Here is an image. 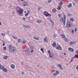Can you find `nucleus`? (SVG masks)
Returning a JSON list of instances; mask_svg holds the SVG:
<instances>
[{
	"instance_id": "26",
	"label": "nucleus",
	"mask_w": 78,
	"mask_h": 78,
	"mask_svg": "<svg viewBox=\"0 0 78 78\" xmlns=\"http://www.w3.org/2000/svg\"><path fill=\"white\" fill-rule=\"evenodd\" d=\"M6 48H7L6 46H5L3 47V50H6Z\"/></svg>"
},
{
	"instance_id": "3",
	"label": "nucleus",
	"mask_w": 78,
	"mask_h": 78,
	"mask_svg": "<svg viewBox=\"0 0 78 78\" xmlns=\"http://www.w3.org/2000/svg\"><path fill=\"white\" fill-rule=\"evenodd\" d=\"M0 69H1V70H3L5 72H8V70L5 68H4V66H2L1 64H0Z\"/></svg>"
},
{
	"instance_id": "49",
	"label": "nucleus",
	"mask_w": 78,
	"mask_h": 78,
	"mask_svg": "<svg viewBox=\"0 0 78 78\" xmlns=\"http://www.w3.org/2000/svg\"><path fill=\"white\" fill-rule=\"evenodd\" d=\"M23 19H24V20H25V18H23Z\"/></svg>"
},
{
	"instance_id": "35",
	"label": "nucleus",
	"mask_w": 78,
	"mask_h": 78,
	"mask_svg": "<svg viewBox=\"0 0 78 78\" xmlns=\"http://www.w3.org/2000/svg\"><path fill=\"white\" fill-rule=\"evenodd\" d=\"M22 43L23 44H25L26 43V41H23Z\"/></svg>"
},
{
	"instance_id": "44",
	"label": "nucleus",
	"mask_w": 78,
	"mask_h": 78,
	"mask_svg": "<svg viewBox=\"0 0 78 78\" xmlns=\"http://www.w3.org/2000/svg\"><path fill=\"white\" fill-rule=\"evenodd\" d=\"M5 45V42H3V46H4V45Z\"/></svg>"
},
{
	"instance_id": "22",
	"label": "nucleus",
	"mask_w": 78,
	"mask_h": 78,
	"mask_svg": "<svg viewBox=\"0 0 78 78\" xmlns=\"http://www.w3.org/2000/svg\"><path fill=\"white\" fill-rule=\"evenodd\" d=\"M63 24L64 25H66V20H63Z\"/></svg>"
},
{
	"instance_id": "41",
	"label": "nucleus",
	"mask_w": 78,
	"mask_h": 78,
	"mask_svg": "<svg viewBox=\"0 0 78 78\" xmlns=\"http://www.w3.org/2000/svg\"><path fill=\"white\" fill-rule=\"evenodd\" d=\"M76 53L77 54H78V50H77V51H76Z\"/></svg>"
},
{
	"instance_id": "18",
	"label": "nucleus",
	"mask_w": 78,
	"mask_h": 78,
	"mask_svg": "<svg viewBox=\"0 0 78 78\" xmlns=\"http://www.w3.org/2000/svg\"><path fill=\"white\" fill-rule=\"evenodd\" d=\"M57 9H58V10H60V9H61V6H59L58 7Z\"/></svg>"
},
{
	"instance_id": "25",
	"label": "nucleus",
	"mask_w": 78,
	"mask_h": 78,
	"mask_svg": "<svg viewBox=\"0 0 78 78\" xmlns=\"http://www.w3.org/2000/svg\"><path fill=\"white\" fill-rule=\"evenodd\" d=\"M70 45H72V44H74V42H71L69 43Z\"/></svg>"
},
{
	"instance_id": "40",
	"label": "nucleus",
	"mask_w": 78,
	"mask_h": 78,
	"mask_svg": "<svg viewBox=\"0 0 78 78\" xmlns=\"http://www.w3.org/2000/svg\"><path fill=\"white\" fill-rule=\"evenodd\" d=\"M75 32H76L77 31V29L76 28L75 29Z\"/></svg>"
},
{
	"instance_id": "1",
	"label": "nucleus",
	"mask_w": 78,
	"mask_h": 78,
	"mask_svg": "<svg viewBox=\"0 0 78 78\" xmlns=\"http://www.w3.org/2000/svg\"><path fill=\"white\" fill-rule=\"evenodd\" d=\"M9 50L10 52L13 53V51H16V48H15L14 47L12 46V45H9Z\"/></svg>"
},
{
	"instance_id": "33",
	"label": "nucleus",
	"mask_w": 78,
	"mask_h": 78,
	"mask_svg": "<svg viewBox=\"0 0 78 78\" xmlns=\"http://www.w3.org/2000/svg\"><path fill=\"white\" fill-rule=\"evenodd\" d=\"M64 40L65 41H66V42L68 41V39L67 38H65Z\"/></svg>"
},
{
	"instance_id": "23",
	"label": "nucleus",
	"mask_w": 78,
	"mask_h": 78,
	"mask_svg": "<svg viewBox=\"0 0 78 78\" xmlns=\"http://www.w3.org/2000/svg\"><path fill=\"white\" fill-rule=\"evenodd\" d=\"M63 20H64V19H63V18H60V21L61 22H62V21H63Z\"/></svg>"
},
{
	"instance_id": "12",
	"label": "nucleus",
	"mask_w": 78,
	"mask_h": 78,
	"mask_svg": "<svg viewBox=\"0 0 78 78\" xmlns=\"http://www.w3.org/2000/svg\"><path fill=\"white\" fill-rule=\"evenodd\" d=\"M8 57H9V56H5L3 57V58L4 59H7Z\"/></svg>"
},
{
	"instance_id": "47",
	"label": "nucleus",
	"mask_w": 78,
	"mask_h": 78,
	"mask_svg": "<svg viewBox=\"0 0 78 78\" xmlns=\"http://www.w3.org/2000/svg\"><path fill=\"white\" fill-rule=\"evenodd\" d=\"M31 53H33V50H32L31 51Z\"/></svg>"
},
{
	"instance_id": "21",
	"label": "nucleus",
	"mask_w": 78,
	"mask_h": 78,
	"mask_svg": "<svg viewBox=\"0 0 78 78\" xmlns=\"http://www.w3.org/2000/svg\"><path fill=\"white\" fill-rule=\"evenodd\" d=\"M56 10L55 9H52V12H56Z\"/></svg>"
},
{
	"instance_id": "14",
	"label": "nucleus",
	"mask_w": 78,
	"mask_h": 78,
	"mask_svg": "<svg viewBox=\"0 0 78 78\" xmlns=\"http://www.w3.org/2000/svg\"><path fill=\"white\" fill-rule=\"evenodd\" d=\"M53 47H56V42H54L52 44Z\"/></svg>"
},
{
	"instance_id": "20",
	"label": "nucleus",
	"mask_w": 78,
	"mask_h": 78,
	"mask_svg": "<svg viewBox=\"0 0 78 78\" xmlns=\"http://www.w3.org/2000/svg\"><path fill=\"white\" fill-rule=\"evenodd\" d=\"M24 27H25V28H29V26H27V25H25L23 26Z\"/></svg>"
},
{
	"instance_id": "27",
	"label": "nucleus",
	"mask_w": 78,
	"mask_h": 78,
	"mask_svg": "<svg viewBox=\"0 0 78 78\" xmlns=\"http://www.w3.org/2000/svg\"><path fill=\"white\" fill-rule=\"evenodd\" d=\"M50 21L51 22V23L52 25H54V22H53V21H52V20H50Z\"/></svg>"
},
{
	"instance_id": "30",
	"label": "nucleus",
	"mask_w": 78,
	"mask_h": 78,
	"mask_svg": "<svg viewBox=\"0 0 78 78\" xmlns=\"http://www.w3.org/2000/svg\"><path fill=\"white\" fill-rule=\"evenodd\" d=\"M71 6H72V4L71 3H70L68 5V7H70Z\"/></svg>"
},
{
	"instance_id": "5",
	"label": "nucleus",
	"mask_w": 78,
	"mask_h": 78,
	"mask_svg": "<svg viewBox=\"0 0 78 78\" xmlns=\"http://www.w3.org/2000/svg\"><path fill=\"white\" fill-rule=\"evenodd\" d=\"M44 15L46 17H48V16H50V14L48 13L47 12H45L44 13Z\"/></svg>"
},
{
	"instance_id": "34",
	"label": "nucleus",
	"mask_w": 78,
	"mask_h": 78,
	"mask_svg": "<svg viewBox=\"0 0 78 78\" xmlns=\"http://www.w3.org/2000/svg\"><path fill=\"white\" fill-rule=\"evenodd\" d=\"M59 5H62V1H61L59 3Z\"/></svg>"
},
{
	"instance_id": "28",
	"label": "nucleus",
	"mask_w": 78,
	"mask_h": 78,
	"mask_svg": "<svg viewBox=\"0 0 78 78\" xmlns=\"http://www.w3.org/2000/svg\"><path fill=\"white\" fill-rule=\"evenodd\" d=\"M22 41V40H20V39H18V42H21Z\"/></svg>"
},
{
	"instance_id": "15",
	"label": "nucleus",
	"mask_w": 78,
	"mask_h": 78,
	"mask_svg": "<svg viewBox=\"0 0 78 78\" xmlns=\"http://www.w3.org/2000/svg\"><path fill=\"white\" fill-rule=\"evenodd\" d=\"M58 67H59V68H60V69H62V66H61V65L60 64H58Z\"/></svg>"
},
{
	"instance_id": "38",
	"label": "nucleus",
	"mask_w": 78,
	"mask_h": 78,
	"mask_svg": "<svg viewBox=\"0 0 78 78\" xmlns=\"http://www.w3.org/2000/svg\"><path fill=\"white\" fill-rule=\"evenodd\" d=\"M56 73L57 74H59V72H58V71H56Z\"/></svg>"
},
{
	"instance_id": "8",
	"label": "nucleus",
	"mask_w": 78,
	"mask_h": 78,
	"mask_svg": "<svg viewBox=\"0 0 78 78\" xmlns=\"http://www.w3.org/2000/svg\"><path fill=\"white\" fill-rule=\"evenodd\" d=\"M47 39H48L47 38V37H45L44 38V42H48V41H47Z\"/></svg>"
},
{
	"instance_id": "24",
	"label": "nucleus",
	"mask_w": 78,
	"mask_h": 78,
	"mask_svg": "<svg viewBox=\"0 0 78 78\" xmlns=\"http://www.w3.org/2000/svg\"><path fill=\"white\" fill-rule=\"evenodd\" d=\"M61 36L62 38H65L66 37V36L64 35H62Z\"/></svg>"
},
{
	"instance_id": "43",
	"label": "nucleus",
	"mask_w": 78,
	"mask_h": 78,
	"mask_svg": "<svg viewBox=\"0 0 78 78\" xmlns=\"http://www.w3.org/2000/svg\"><path fill=\"white\" fill-rule=\"evenodd\" d=\"M72 33H74V31L73 30H72Z\"/></svg>"
},
{
	"instance_id": "56",
	"label": "nucleus",
	"mask_w": 78,
	"mask_h": 78,
	"mask_svg": "<svg viewBox=\"0 0 78 78\" xmlns=\"http://www.w3.org/2000/svg\"><path fill=\"white\" fill-rule=\"evenodd\" d=\"M72 61H73V60H72V59L71 60V62H72Z\"/></svg>"
},
{
	"instance_id": "36",
	"label": "nucleus",
	"mask_w": 78,
	"mask_h": 78,
	"mask_svg": "<svg viewBox=\"0 0 78 78\" xmlns=\"http://www.w3.org/2000/svg\"><path fill=\"white\" fill-rule=\"evenodd\" d=\"M52 1V0H48V3H50V2H51Z\"/></svg>"
},
{
	"instance_id": "37",
	"label": "nucleus",
	"mask_w": 78,
	"mask_h": 78,
	"mask_svg": "<svg viewBox=\"0 0 78 78\" xmlns=\"http://www.w3.org/2000/svg\"><path fill=\"white\" fill-rule=\"evenodd\" d=\"M76 57L77 58H78V55H75Z\"/></svg>"
},
{
	"instance_id": "29",
	"label": "nucleus",
	"mask_w": 78,
	"mask_h": 78,
	"mask_svg": "<svg viewBox=\"0 0 78 78\" xmlns=\"http://www.w3.org/2000/svg\"><path fill=\"white\" fill-rule=\"evenodd\" d=\"M70 20L71 22H73L74 21V19H73V18H72Z\"/></svg>"
},
{
	"instance_id": "51",
	"label": "nucleus",
	"mask_w": 78,
	"mask_h": 78,
	"mask_svg": "<svg viewBox=\"0 0 78 78\" xmlns=\"http://www.w3.org/2000/svg\"><path fill=\"white\" fill-rule=\"evenodd\" d=\"M14 12H12V13L13 14H14Z\"/></svg>"
},
{
	"instance_id": "11",
	"label": "nucleus",
	"mask_w": 78,
	"mask_h": 78,
	"mask_svg": "<svg viewBox=\"0 0 78 78\" xmlns=\"http://www.w3.org/2000/svg\"><path fill=\"white\" fill-rule=\"evenodd\" d=\"M11 67L12 69H14V68H15V66L14 65L12 64L11 65Z\"/></svg>"
},
{
	"instance_id": "16",
	"label": "nucleus",
	"mask_w": 78,
	"mask_h": 78,
	"mask_svg": "<svg viewBox=\"0 0 78 78\" xmlns=\"http://www.w3.org/2000/svg\"><path fill=\"white\" fill-rule=\"evenodd\" d=\"M37 22L38 23H42V21H40L39 20H37Z\"/></svg>"
},
{
	"instance_id": "6",
	"label": "nucleus",
	"mask_w": 78,
	"mask_h": 78,
	"mask_svg": "<svg viewBox=\"0 0 78 78\" xmlns=\"http://www.w3.org/2000/svg\"><path fill=\"white\" fill-rule=\"evenodd\" d=\"M55 48H56V49L57 50H62V48H61V47L60 46H57Z\"/></svg>"
},
{
	"instance_id": "32",
	"label": "nucleus",
	"mask_w": 78,
	"mask_h": 78,
	"mask_svg": "<svg viewBox=\"0 0 78 78\" xmlns=\"http://www.w3.org/2000/svg\"><path fill=\"white\" fill-rule=\"evenodd\" d=\"M12 37H13V38L14 39H17V38L16 37H15V36H12Z\"/></svg>"
},
{
	"instance_id": "52",
	"label": "nucleus",
	"mask_w": 78,
	"mask_h": 78,
	"mask_svg": "<svg viewBox=\"0 0 78 78\" xmlns=\"http://www.w3.org/2000/svg\"><path fill=\"white\" fill-rule=\"evenodd\" d=\"M21 2H23L24 0H21Z\"/></svg>"
},
{
	"instance_id": "46",
	"label": "nucleus",
	"mask_w": 78,
	"mask_h": 78,
	"mask_svg": "<svg viewBox=\"0 0 78 78\" xmlns=\"http://www.w3.org/2000/svg\"><path fill=\"white\" fill-rule=\"evenodd\" d=\"M22 75H23V74H24V72H22Z\"/></svg>"
},
{
	"instance_id": "9",
	"label": "nucleus",
	"mask_w": 78,
	"mask_h": 78,
	"mask_svg": "<svg viewBox=\"0 0 78 78\" xmlns=\"http://www.w3.org/2000/svg\"><path fill=\"white\" fill-rule=\"evenodd\" d=\"M33 38L34 39H36V40H39V38L38 37H36L35 36H34Z\"/></svg>"
},
{
	"instance_id": "7",
	"label": "nucleus",
	"mask_w": 78,
	"mask_h": 78,
	"mask_svg": "<svg viewBox=\"0 0 78 78\" xmlns=\"http://www.w3.org/2000/svg\"><path fill=\"white\" fill-rule=\"evenodd\" d=\"M68 50H69V51H72L73 52V51H74V50L71 48H68Z\"/></svg>"
},
{
	"instance_id": "10",
	"label": "nucleus",
	"mask_w": 78,
	"mask_h": 78,
	"mask_svg": "<svg viewBox=\"0 0 78 78\" xmlns=\"http://www.w3.org/2000/svg\"><path fill=\"white\" fill-rule=\"evenodd\" d=\"M48 54H49V57H50V58H51V57H52V56L50 55V54H51V52H50V51H48Z\"/></svg>"
},
{
	"instance_id": "13",
	"label": "nucleus",
	"mask_w": 78,
	"mask_h": 78,
	"mask_svg": "<svg viewBox=\"0 0 78 78\" xmlns=\"http://www.w3.org/2000/svg\"><path fill=\"white\" fill-rule=\"evenodd\" d=\"M24 6H27L28 5V3L26 2H24L23 3Z\"/></svg>"
},
{
	"instance_id": "4",
	"label": "nucleus",
	"mask_w": 78,
	"mask_h": 78,
	"mask_svg": "<svg viewBox=\"0 0 78 78\" xmlns=\"http://www.w3.org/2000/svg\"><path fill=\"white\" fill-rule=\"evenodd\" d=\"M66 26L67 27H70L72 26V23L70 21H68L67 22Z\"/></svg>"
},
{
	"instance_id": "42",
	"label": "nucleus",
	"mask_w": 78,
	"mask_h": 78,
	"mask_svg": "<svg viewBox=\"0 0 78 78\" xmlns=\"http://www.w3.org/2000/svg\"><path fill=\"white\" fill-rule=\"evenodd\" d=\"M27 12H28V13H30V10H28L27 11Z\"/></svg>"
},
{
	"instance_id": "2",
	"label": "nucleus",
	"mask_w": 78,
	"mask_h": 78,
	"mask_svg": "<svg viewBox=\"0 0 78 78\" xmlns=\"http://www.w3.org/2000/svg\"><path fill=\"white\" fill-rule=\"evenodd\" d=\"M23 10L22 9H20L17 10V12L18 13L19 15L22 16L23 14Z\"/></svg>"
},
{
	"instance_id": "50",
	"label": "nucleus",
	"mask_w": 78,
	"mask_h": 78,
	"mask_svg": "<svg viewBox=\"0 0 78 78\" xmlns=\"http://www.w3.org/2000/svg\"><path fill=\"white\" fill-rule=\"evenodd\" d=\"M68 16H71V15H70V14H69V15H68Z\"/></svg>"
},
{
	"instance_id": "31",
	"label": "nucleus",
	"mask_w": 78,
	"mask_h": 78,
	"mask_svg": "<svg viewBox=\"0 0 78 78\" xmlns=\"http://www.w3.org/2000/svg\"><path fill=\"white\" fill-rule=\"evenodd\" d=\"M28 14H29L28 13H27L25 14V16H28Z\"/></svg>"
},
{
	"instance_id": "48",
	"label": "nucleus",
	"mask_w": 78,
	"mask_h": 78,
	"mask_svg": "<svg viewBox=\"0 0 78 78\" xmlns=\"http://www.w3.org/2000/svg\"><path fill=\"white\" fill-rule=\"evenodd\" d=\"M54 36L55 37H56V35H54Z\"/></svg>"
},
{
	"instance_id": "54",
	"label": "nucleus",
	"mask_w": 78,
	"mask_h": 78,
	"mask_svg": "<svg viewBox=\"0 0 78 78\" xmlns=\"http://www.w3.org/2000/svg\"><path fill=\"white\" fill-rule=\"evenodd\" d=\"M64 55H66V54L64 53Z\"/></svg>"
},
{
	"instance_id": "55",
	"label": "nucleus",
	"mask_w": 78,
	"mask_h": 78,
	"mask_svg": "<svg viewBox=\"0 0 78 78\" xmlns=\"http://www.w3.org/2000/svg\"><path fill=\"white\" fill-rule=\"evenodd\" d=\"M2 36H4V35H3V34H2Z\"/></svg>"
},
{
	"instance_id": "45",
	"label": "nucleus",
	"mask_w": 78,
	"mask_h": 78,
	"mask_svg": "<svg viewBox=\"0 0 78 78\" xmlns=\"http://www.w3.org/2000/svg\"><path fill=\"white\" fill-rule=\"evenodd\" d=\"M0 25H2V22L0 21Z\"/></svg>"
},
{
	"instance_id": "57",
	"label": "nucleus",
	"mask_w": 78,
	"mask_h": 78,
	"mask_svg": "<svg viewBox=\"0 0 78 78\" xmlns=\"http://www.w3.org/2000/svg\"><path fill=\"white\" fill-rule=\"evenodd\" d=\"M22 64H23V63H21Z\"/></svg>"
},
{
	"instance_id": "17",
	"label": "nucleus",
	"mask_w": 78,
	"mask_h": 78,
	"mask_svg": "<svg viewBox=\"0 0 78 78\" xmlns=\"http://www.w3.org/2000/svg\"><path fill=\"white\" fill-rule=\"evenodd\" d=\"M41 50L42 52L43 53H44V48H41Z\"/></svg>"
},
{
	"instance_id": "39",
	"label": "nucleus",
	"mask_w": 78,
	"mask_h": 78,
	"mask_svg": "<svg viewBox=\"0 0 78 78\" xmlns=\"http://www.w3.org/2000/svg\"><path fill=\"white\" fill-rule=\"evenodd\" d=\"M57 75V74L56 73H55L54 74V75L55 76H56Z\"/></svg>"
},
{
	"instance_id": "53",
	"label": "nucleus",
	"mask_w": 78,
	"mask_h": 78,
	"mask_svg": "<svg viewBox=\"0 0 78 78\" xmlns=\"http://www.w3.org/2000/svg\"><path fill=\"white\" fill-rule=\"evenodd\" d=\"M26 12H27V11H24V13H26Z\"/></svg>"
},
{
	"instance_id": "19",
	"label": "nucleus",
	"mask_w": 78,
	"mask_h": 78,
	"mask_svg": "<svg viewBox=\"0 0 78 78\" xmlns=\"http://www.w3.org/2000/svg\"><path fill=\"white\" fill-rule=\"evenodd\" d=\"M20 9V7H17L16 8V10H17V9Z\"/></svg>"
}]
</instances>
